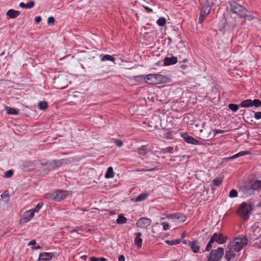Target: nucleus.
<instances>
[{
  "label": "nucleus",
  "mask_w": 261,
  "mask_h": 261,
  "mask_svg": "<svg viewBox=\"0 0 261 261\" xmlns=\"http://www.w3.org/2000/svg\"><path fill=\"white\" fill-rule=\"evenodd\" d=\"M164 77L160 74H149L145 77V81L146 83L151 84L157 83V82H162L163 81Z\"/></svg>",
  "instance_id": "nucleus-6"
},
{
  "label": "nucleus",
  "mask_w": 261,
  "mask_h": 261,
  "mask_svg": "<svg viewBox=\"0 0 261 261\" xmlns=\"http://www.w3.org/2000/svg\"><path fill=\"white\" fill-rule=\"evenodd\" d=\"M54 83L57 88L62 89L67 87L69 82L67 76L62 74L55 78Z\"/></svg>",
  "instance_id": "nucleus-5"
},
{
  "label": "nucleus",
  "mask_w": 261,
  "mask_h": 261,
  "mask_svg": "<svg viewBox=\"0 0 261 261\" xmlns=\"http://www.w3.org/2000/svg\"><path fill=\"white\" fill-rule=\"evenodd\" d=\"M161 224L163 226V229L164 230H167L169 228V225L168 223H166V222H163V223H162Z\"/></svg>",
  "instance_id": "nucleus-45"
},
{
  "label": "nucleus",
  "mask_w": 261,
  "mask_h": 261,
  "mask_svg": "<svg viewBox=\"0 0 261 261\" xmlns=\"http://www.w3.org/2000/svg\"><path fill=\"white\" fill-rule=\"evenodd\" d=\"M125 257L123 255H120L118 257V261H124Z\"/></svg>",
  "instance_id": "nucleus-57"
},
{
  "label": "nucleus",
  "mask_w": 261,
  "mask_h": 261,
  "mask_svg": "<svg viewBox=\"0 0 261 261\" xmlns=\"http://www.w3.org/2000/svg\"><path fill=\"white\" fill-rule=\"evenodd\" d=\"M49 200L60 202L63 200H64V197H47Z\"/></svg>",
  "instance_id": "nucleus-36"
},
{
  "label": "nucleus",
  "mask_w": 261,
  "mask_h": 261,
  "mask_svg": "<svg viewBox=\"0 0 261 261\" xmlns=\"http://www.w3.org/2000/svg\"><path fill=\"white\" fill-rule=\"evenodd\" d=\"M252 190L261 191V180H256L251 185Z\"/></svg>",
  "instance_id": "nucleus-19"
},
{
  "label": "nucleus",
  "mask_w": 261,
  "mask_h": 261,
  "mask_svg": "<svg viewBox=\"0 0 261 261\" xmlns=\"http://www.w3.org/2000/svg\"><path fill=\"white\" fill-rule=\"evenodd\" d=\"M36 244V241L35 240H32L28 244L29 246H34Z\"/></svg>",
  "instance_id": "nucleus-56"
},
{
  "label": "nucleus",
  "mask_w": 261,
  "mask_h": 261,
  "mask_svg": "<svg viewBox=\"0 0 261 261\" xmlns=\"http://www.w3.org/2000/svg\"><path fill=\"white\" fill-rule=\"evenodd\" d=\"M6 110L7 111V113L8 114H10V115H17L19 112V110L15 109L14 108H10L8 107H7L6 108Z\"/></svg>",
  "instance_id": "nucleus-23"
},
{
  "label": "nucleus",
  "mask_w": 261,
  "mask_h": 261,
  "mask_svg": "<svg viewBox=\"0 0 261 261\" xmlns=\"http://www.w3.org/2000/svg\"><path fill=\"white\" fill-rule=\"evenodd\" d=\"M228 108L234 112H237L239 109L238 105L232 103L229 104L228 105Z\"/></svg>",
  "instance_id": "nucleus-38"
},
{
  "label": "nucleus",
  "mask_w": 261,
  "mask_h": 261,
  "mask_svg": "<svg viewBox=\"0 0 261 261\" xmlns=\"http://www.w3.org/2000/svg\"><path fill=\"white\" fill-rule=\"evenodd\" d=\"M55 19L54 17H49L47 19V23L49 25H54L55 23Z\"/></svg>",
  "instance_id": "nucleus-42"
},
{
  "label": "nucleus",
  "mask_w": 261,
  "mask_h": 261,
  "mask_svg": "<svg viewBox=\"0 0 261 261\" xmlns=\"http://www.w3.org/2000/svg\"><path fill=\"white\" fill-rule=\"evenodd\" d=\"M114 176L113 169L112 167H109L108 168L107 171L106 172L105 177L106 178H112Z\"/></svg>",
  "instance_id": "nucleus-22"
},
{
  "label": "nucleus",
  "mask_w": 261,
  "mask_h": 261,
  "mask_svg": "<svg viewBox=\"0 0 261 261\" xmlns=\"http://www.w3.org/2000/svg\"><path fill=\"white\" fill-rule=\"evenodd\" d=\"M154 170V168H152L151 169H138L136 170V171L137 172H141V171H153Z\"/></svg>",
  "instance_id": "nucleus-53"
},
{
  "label": "nucleus",
  "mask_w": 261,
  "mask_h": 261,
  "mask_svg": "<svg viewBox=\"0 0 261 261\" xmlns=\"http://www.w3.org/2000/svg\"><path fill=\"white\" fill-rule=\"evenodd\" d=\"M8 197H1L0 199V205H4L5 204L7 203L9 200Z\"/></svg>",
  "instance_id": "nucleus-35"
},
{
  "label": "nucleus",
  "mask_w": 261,
  "mask_h": 261,
  "mask_svg": "<svg viewBox=\"0 0 261 261\" xmlns=\"http://www.w3.org/2000/svg\"><path fill=\"white\" fill-rule=\"evenodd\" d=\"M148 152V148L147 146L144 145L142 146L139 149L138 152L141 155H145Z\"/></svg>",
  "instance_id": "nucleus-27"
},
{
  "label": "nucleus",
  "mask_w": 261,
  "mask_h": 261,
  "mask_svg": "<svg viewBox=\"0 0 261 261\" xmlns=\"http://www.w3.org/2000/svg\"><path fill=\"white\" fill-rule=\"evenodd\" d=\"M247 154V151H241L240 152H239L238 153L235 154V155H233L230 157H229V158H226L225 160L226 161H229L230 160H232V159H236L238 157H239V156H242V155H246Z\"/></svg>",
  "instance_id": "nucleus-24"
},
{
  "label": "nucleus",
  "mask_w": 261,
  "mask_h": 261,
  "mask_svg": "<svg viewBox=\"0 0 261 261\" xmlns=\"http://www.w3.org/2000/svg\"><path fill=\"white\" fill-rule=\"evenodd\" d=\"M64 163V160H54L51 162L47 163L46 165L50 170H54L61 166Z\"/></svg>",
  "instance_id": "nucleus-8"
},
{
  "label": "nucleus",
  "mask_w": 261,
  "mask_h": 261,
  "mask_svg": "<svg viewBox=\"0 0 261 261\" xmlns=\"http://www.w3.org/2000/svg\"><path fill=\"white\" fill-rule=\"evenodd\" d=\"M209 13L207 12L203 11L201 10L200 15H202L203 16L206 17Z\"/></svg>",
  "instance_id": "nucleus-58"
},
{
  "label": "nucleus",
  "mask_w": 261,
  "mask_h": 261,
  "mask_svg": "<svg viewBox=\"0 0 261 261\" xmlns=\"http://www.w3.org/2000/svg\"><path fill=\"white\" fill-rule=\"evenodd\" d=\"M41 17L40 16H37L35 18V21L36 23H39L41 21Z\"/></svg>",
  "instance_id": "nucleus-52"
},
{
  "label": "nucleus",
  "mask_w": 261,
  "mask_h": 261,
  "mask_svg": "<svg viewBox=\"0 0 261 261\" xmlns=\"http://www.w3.org/2000/svg\"><path fill=\"white\" fill-rule=\"evenodd\" d=\"M177 59L175 57H166L164 59V65H170L176 63Z\"/></svg>",
  "instance_id": "nucleus-15"
},
{
  "label": "nucleus",
  "mask_w": 261,
  "mask_h": 261,
  "mask_svg": "<svg viewBox=\"0 0 261 261\" xmlns=\"http://www.w3.org/2000/svg\"><path fill=\"white\" fill-rule=\"evenodd\" d=\"M19 6L22 8H27L26 4L22 2L19 4Z\"/></svg>",
  "instance_id": "nucleus-59"
},
{
  "label": "nucleus",
  "mask_w": 261,
  "mask_h": 261,
  "mask_svg": "<svg viewBox=\"0 0 261 261\" xmlns=\"http://www.w3.org/2000/svg\"><path fill=\"white\" fill-rule=\"evenodd\" d=\"M229 196H238V192L234 189L230 191Z\"/></svg>",
  "instance_id": "nucleus-46"
},
{
  "label": "nucleus",
  "mask_w": 261,
  "mask_h": 261,
  "mask_svg": "<svg viewBox=\"0 0 261 261\" xmlns=\"http://www.w3.org/2000/svg\"><path fill=\"white\" fill-rule=\"evenodd\" d=\"M223 130H222L215 129V132H216V133H223Z\"/></svg>",
  "instance_id": "nucleus-63"
},
{
  "label": "nucleus",
  "mask_w": 261,
  "mask_h": 261,
  "mask_svg": "<svg viewBox=\"0 0 261 261\" xmlns=\"http://www.w3.org/2000/svg\"><path fill=\"white\" fill-rule=\"evenodd\" d=\"M159 119L158 117H152L148 122V125L151 128H155L158 127L157 121Z\"/></svg>",
  "instance_id": "nucleus-18"
},
{
  "label": "nucleus",
  "mask_w": 261,
  "mask_h": 261,
  "mask_svg": "<svg viewBox=\"0 0 261 261\" xmlns=\"http://www.w3.org/2000/svg\"><path fill=\"white\" fill-rule=\"evenodd\" d=\"M242 18H245L247 20H250L253 19V16L246 13V16H243Z\"/></svg>",
  "instance_id": "nucleus-49"
},
{
  "label": "nucleus",
  "mask_w": 261,
  "mask_h": 261,
  "mask_svg": "<svg viewBox=\"0 0 261 261\" xmlns=\"http://www.w3.org/2000/svg\"><path fill=\"white\" fill-rule=\"evenodd\" d=\"M224 254V249L219 247L217 249L212 250L207 256V261H218Z\"/></svg>",
  "instance_id": "nucleus-4"
},
{
  "label": "nucleus",
  "mask_w": 261,
  "mask_h": 261,
  "mask_svg": "<svg viewBox=\"0 0 261 261\" xmlns=\"http://www.w3.org/2000/svg\"><path fill=\"white\" fill-rule=\"evenodd\" d=\"M146 197H136V198H132L130 200L133 202H139L145 199Z\"/></svg>",
  "instance_id": "nucleus-40"
},
{
  "label": "nucleus",
  "mask_w": 261,
  "mask_h": 261,
  "mask_svg": "<svg viewBox=\"0 0 261 261\" xmlns=\"http://www.w3.org/2000/svg\"><path fill=\"white\" fill-rule=\"evenodd\" d=\"M109 213L110 215H115L116 214V211H112V210H110L109 211Z\"/></svg>",
  "instance_id": "nucleus-62"
},
{
  "label": "nucleus",
  "mask_w": 261,
  "mask_h": 261,
  "mask_svg": "<svg viewBox=\"0 0 261 261\" xmlns=\"http://www.w3.org/2000/svg\"><path fill=\"white\" fill-rule=\"evenodd\" d=\"M248 240L246 236L236 238L233 242L228 245V248L236 252L240 251L247 244Z\"/></svg>",
  "instance_id": "nucleus-2"
},
{
  "label": "nucleus",
  "mask_w": 261,
  "mask_h": 261,
  "mask_svg": "<svg viewBox=\"0 0 261 261\" xmlns=\"http://www.w3.org/2000/svg\"><path fill=\"white\" fill-rule=\"evenodd\" d=\"M72 193L70 191L57 190L50 194L49 196H69Z\"/></svg>",
  "instance_id": "nucleus-14"
},
{
  "label": "nucleus",
  "mask_w": 261,
  "mask_h": 261,
  "mask_svg": "<svg viewBox=\"0 0 261 261\" xmlns=\"http://www.w3.org/2000/svg\"><path fill=\"white\" fill-rule=\"evenodd\" d=\"M9 194V191L6 190L1 196H8Z\"/></svg>",
  "instance_id": "nucleus-61"
},
{
  "label": "nucleus",
  "mask_w": 261,
  "mask_h": 261,
  "mask_svg": "<svg viewBox=\"0 0 261 261\" xmlns=\"http://www.w3.org/2000/svg\"><path fill=\"white\" fill-rule=\"evenodd\" d=\"M13 174V171L12 170H9L7 171L5 173V177L6 178L11 177Z\"/></svg>",
  "instance_id": "nucleus-41"
},
{
  "label": "nucleus",
  "mask_w": 261,
  "mask_h": 261,
  "mask_svg": "<svg viewBox=\"0 0 261 261\" xmlns=\"http://www.w3.org/2000/svg\"><path fill=\"white\" fill-rule=\"evenodd\" d=\"M177 215V214H171V215H169L168 216V218L172 219H176Z\"/></svg>",
  "instance_id": "nucleus-55"
},
{
  "label": "nucleus",
  "mask_w": 261,
  "mask_h": 261,
  "mask_svg": "<svg viewBox=\"0 0 261 261\" xmlns=\"http://www.w3.org/2000/svg\"><path fill=\"white\" fill-rule=\"evenodd\" d=\"M187 217L183 214H177L176 219L179 220V222H184L186 221Z\"/></svg>",
  "instance_id": "nucleus-37"
},
{
  "label": "nucleus",
  "mask_w": 261,
  "mask_h": 261,
  "mask_svg": "<svg viewBox=\"0 0 261 261\" xmlns=\"http://www.w3.org/2000/svg\"><path fill=\"white\" fill-rule=\"evenodd\" d=\"M34 214L31 210L26 211L23 215V217L20 219V222L21 223H25L31 220L34 217Z\"/></svg>",
  "instance_id": "nucleus-9"
},
{
  "label": "nucleus",
  "mask_w": 261,
  "mask_h": 261,
  "mask_svg": "<svg viewBox=\"0 0 261 261\" xmlns=\"http://www.w3.org/2000/svg\"><path fill=\"white\" fill-rule=\"evenodd\" d=\"M173 149V148L172 147H167L166 149H165V151L168 152H169V153H171L172 152V150Z\"/></svg>",
  "instance_id": "nucleus-54"
},
{
  "label": "nucleus",
  "mask_w": 261,
  "mask_h": 261,
  "mask_svg": "<svg viewBox=\"0 0 261 261\" xmlns=\"http://www.w3.org/2000/svg\"><path fill=\"white\" fill-rule=\"evenodd\" d=\"M241 106L243 108H247L253 106L252 100L247 99L243 100L241 103Z\"/></svg>",
  "instance_id": "nucleus-20"
},
{
  "label": "nucleus",
  "mask_w": 261,
  "mask_h": 261,
  "mask_svg": "<svg viewBox=\"0 0 261 261\" xmlns=\"http://www.w3.org/2000/svg\"><path fill=\"white\" fill-rule=\"evenodd\" d=\"M222 182V178L221 177H218L214 179L213 183L216 186H219Z\"/></svg>",
  "instance_id": "nucleus-30"
},
{
  "label": "nucleus",
  "mask_w": 261,
  "mask_h": 261,
  "mask_svg": "<svg viewBox=\"0 0 261 261\" xmlns=\"http://www.w3.org/2000/svg\"><path fill=\"white\" fill-rule=\"evenodd\" d=\"M35 3L34 1H30L27 4H26L27 8L31 9L34 6Z\"/></svg>",
  "instance_id": "nucleus-44"
},
{
  "label": "nucleus",
  "mask_w": 261,
  "mask_h": 261,
  "mask_svg": "<svg viewBox=\"0 0 261 261\" xmlns=\"http://www.w3.org/2000/svg\"><path fill=\"white\" fill-rule=\"evenodd\" d=\"M182 138L184 140L188 143L192 144H198L199 141L194 139L192 136H189L187 133H183L181 134Z\"/></svg>",
  "instance_id": "nucleus-10"
},
{
  "label": "nucleus",
  "mask_w": 261,
  "mask_h": 261,
  "mask_svg": "<svg viewBox=\"0 0 261 261\" xmlns=\"http://www.w3.org/2000/svg\"><path fill=\"white\" fill-rule=\"evenodd\" d=\"M166 20L164 17L160 18L156 21L157 24L161 27L164 26L166 24Z\"/></svg>",
  "instance_id": "nucleus-32"
},
{
  "label": "nucleus",
  "mask_w": 261,
  "mask_h": 261,
  "mask_svg": "<svg viewBox=\"0 0 261 261\" xmlns=\"http://www.w3.org/2000/svg\"><path fill=\"white\" fill-rule=\"evenodd\" d=\"M133 79L137 82H141L145 80V77L143 75H136L133 77Z\"/></svg>",
  "instance_id": "nucleus-39"
},
{
  "label": "nucleus",
  "mask_w": 261,
  "mask_h": 261,
  "mask_svg": "<svg viewBox=\"0 0 261 261\" xmlns=\"http://www.w3.org/2000/svg\"><path fill=\"white\" fill-rule=\"evenodd\" d=\"M99 258V260L100 261H106V258H104V257H100V258Z\"/></svg>",
  "instance_id": "nucleus-64"
},
{
  "label": "nucleus",
  "mask_w": 261,
  "mask_h": 261,
  "mask_svg": "<svg viewBox=\"0 0 261 261\" xmlns=\"http://www.w3.org/2000/svg\"><path fill=\"white\" fill-rule=\"evenodd\" d=\"M38 107L40 110H45L48 107V105L47 102L45 101H40L39 103Z\"/></svg>",
  "instance_id": "nucleus-25"
},
{
  "label": "nucleus",
  "mask_w": 261,
  "mask_h": 261,
  "mask_svg": "<svg viewBox=\"0 0 261 261\" xmlns=\"http://www.w3.org/2000/svg\"><path fill=\"white\" fill-rule=\"evenodd\" d=\"M90 260V261H99V258L95 257H91Z\"/></svg>",
  "instance_id": "nucleus-60"
},
{
  "label": "nucleus",
  "mask_w": 261,
  "mask_h": 261,
  "mask_svg": "<svg viewBox=\"0 0 261 261\" xmlns=\"http://www.w3.org/2000/svg\"><path fill=\"white\" fill-rule=\"evenodd\" d=\"M6 14L10 18L14 19L16 18L20 14V12L18 11L10 9L7 11Z\"/></svg>",
  "instance_id": "nucleus-17"
},
{
  "label": "nucleus",
  "mask_w": 261,
  "mask_h": 261,
  "mask_svg": "<svg viewBox=\"0 0 261 261\" xmlns=\"http://www.w3.org/2000/svg\"><path fill=\"white\" fill-rule=\"evenodd\" d=\"M205 17L203 16L202 15H200V16H199V23H202V22L203 21V20L204 19Z\"/></svg>",
  "instance_id": "nucleus-51"
},
{
  "label": "nucleus",
  "mask_w": 261,
  "mask_h": 261,
  "mask_svg": "<svg viewBox=\"0 0 261 261\" xmlns=\"http://www.w3.org/2000/svg\"><path fill=\"white\" fill-rule=\"evenodd\" d=\"M254 205V203L251 199L248 202H243L238 208V215L244 220H248L252 213Z\"/></svg>",
  "instance_id": "nucleus-1"
},
{
  "label": "nucleus",
  "mask_w": 261,
  "mask_h": 261,
  "mask_svg": "<svg viewBox=\"0 0 261 261\" xmlns=\"http://www.w3.org/2000/svg\"><path fill=\"white\" fill-rule=\"evenodd\" d=\"M212 237H214L215 242H216L218 244H221L225 243L227 238L224 236L222 233H215Z\"/></svg>",
  "instance_id": "nucleus-11"
},
{
  "label": "nucleus",
  "mask_w": 261,
  "mask_h": 261,
  "mask_svg": "<svg viewBox=\"0 0 261 261\" xmlns=\"http://www.w3.org/2000/svg\"><path fill=\"white\" fill-rule=\"evenodd\" d=\"M136 237L135 239V244L138 248H140L142 247V239L141 238L142 233L141 232H137L135 234Z\"/></svg>",
  "instance_id": "nucleus-16"
},
{
  "label": "nucleus",
  "mask_w": 261,
  "mask_h": 261,
  "mask_svg": "<svg viewBox=\"0 0 261 261\" xmlns=\"http://www.w3.org/2000/svg\"><path fill=\"white\" fill-rule=\"evenodd\" d=\"M127 222V219L123 216V214H120L118 216L116 222L118 224H123Z\"/></svg>",
  "instance_id": "nucleus-21"
},
{
  "label": "nucleus",
  "mask_w": 261,
  "mask_h": 261,
  "mask_svg": "<svg viewBox=\"0 0 261 261\" xmlns=\"http://www.w3.org/2000/svg\"><path fill=\"white\" fill-rule=\"evenodd\" d=\"M230 12L231 15L238 16L240 17H243L246 16V13H248L247 10L240 4L232 2L230 3Z\"/></svg>",
  "instance_id": "nucleus-3"
},
{
  "label": "nucleus",
  "mask_w": 261,
  "mask_h": 261,
  "mask_svg": "<svg viewBox=\"0 0 261 261\" xmlns=\"http://www.w3.org/2000/svg\"><path fill=\"white\" fill-rule=\"evenodd\" d=\"M142 6L143 7V8L146 10V11L148 12V13H151L153 11L152 10V9L149 8L148 7L146 6L144 4H143L142 5Z\"/></svg>",
  "instance_id": "nucleus-48"
},
{
  "label": "nucleus",
  "mask_w": 261,
  "mask_h": 261,
  "mask_svg": "<svg viewBox=\"0 0 261 261\" xmlns=\"http://www.w3.org/2000/svg\"><path fill=\"white\" fill-rule=\"evenodd\" d=\"M215 242L214 237H211L209 242L207 243L205 251H208L212 247V244Z\"/></svg>",
  "instance_id": "nucleus-31"
},
{
  "label": "nucleus",
  "mask_w": 261,
  "mask_h": 261,
  "mask_svg": "<svg viewBox=\"0 0 261 261\" xmlns=\"http://www.w3.org/2000/svg\"><path fill=\"white\" fill-rule=\"evenodd\" d=\"M254 118L256 119H261V112H257L255 113L254 114Z\"/></svg>",
  "instance_id": "nucleus-47"
},
{
  "label": "nucleus",
  "mask_w": 261,
  "mask_h": 261,
  "mask_svg": "<svg viewBox=\"0 0 261 261\" xmlns=\"http://www.w3.org/2000/svg\"><path fill=\"white\" fill-rule=\"evenodd\" d=\"M234 253L232 250L227 251L225 253V257L229 261L232 257H234Z\"/></svg>",
  "instance_id": "nucleus-28"
},
{
  "label": "nucleus",
  "mask_w": 261,
  "mask_h": 261,
  "mask_svg": "<svg viewBox=\"0 0 261 261\" xmlns=\"http://www.w3.org/2000/svg\"><path fill=\"white\" fill-rule=\"evenodd\" d=\"M115 143L119 147H120L123 145L122 142L120 140H116L115 141Z\"/></svg>",
  "instance_id": "nucleus-50"
},
{
  "label": "nucleus",
  "mask_w": 261,
  "mask_h": 261,
  "mask_svg": "<svg viewBox=\"0 0 261 261\" xmlns=\"http://www.w3.org/2000/svg\"><path fill=\"white\" fill-rule=\"evenodd\" d=\"M213 5V3H211V4H205L203 5L201 8V10L204 12H207V13H210L211 10V6Z\"/></svg>",
  "instance_id": "nucleus-29"
},
{
  "label": "nucleus",
  "mask_w": 261,
  "mask_h": 261,
  "mask_svg": "<svg viewBox=\"0 0 261 261\" xmlns=\"http://www.w3.org/2000/svg\"><path fill=\"white\" fill-rule=\"evenodd\" d=\"M165 242L167 244H168L169 245H176V244H179L180 242V240H172V241L166 240V241H165Z\"/></svg>",
  "instance_id": "nucleus-34"
},
{
  "label": "nucleus",
  "mask_w": 261,
  "mask_h": 261,
  "mask_svg": "<svg viewBox=\"0 0 261 261\" xmlns=\"http://www.w3.org/2000/svg\"><path fill=\"white\" fill-rule=\"evenodd\" d=\"M151 223V220L150 219L142 217L137 221L136 226L138 227L146 228Z\"/></svg>",
  "instance_id": "nucleus-7"
},
{
  "label": "nucleus",
  "mask_w": 261,
  "mask_h": 261,
  "mask_svg": "<svg viewBox=\"0 0 261 261\" xmlns=\"http://www.w3.org/2000/svg\"><path fill=\"white\" fill-rule=\"evenodd\" d=\"M115 59L112 56L109 55H104L101 59V60L102 61H111L113 62H114Z\"/></svg>",
  "instance_id": "nucleus-26"
},
{
  "label": "nucleus",
  "mask_w": 261,
  "mask_h": 261,
  "mask_svg": "<svg viewBox=\"0 0 261 261\" xmlns=\"http://www.w3.org/2000/svg\"><path fill=\"white\" fill-rule=\"evenodd\" d=\"M189 245L190 246L191 250L194 253H197L199 251L200 246L197 240H194L189 242Z\"/></svg>",
  "instance_id": "nucleus-12"
},
{
  "label": "nucleus",
  "mask_w": 261,
  "mask_h": 261,
  "mask_svg": "<svg viewBox=\"0 0 261 261\" xmlns=\"http://www.w3.org/2000/svg\"><path fill=\"white\" fill-rule=\"evenodd\" d=\"M43 205V203L42 202H39L36 206L35 207L30 210L32 212H33V213L34 214L35 212H38L40 210V208H41V207L42 206V205Z\"/></svg>",
  "instance_id": "nucleus-33"
},
{
  "label": "nucleus",
  "mask_w": 261,
  "mask_h": 261,
  "mask_svg": "<svg viewBox=\"0 0 261 261\" xmlns=\"http://www.w3.org/2000/svg\"><path fill=\"white\" fill-rule=\"evenodd\" d=\"M253 106L255 107H258L261 106V101L258 99H254L252 101Z\"/></svg>",
  "instance_id": "nucleus-43"
},
{
  "label": "nucleus",
  "mask_w": 261,
  "mask_h": 261,
  "mask_svg": "<svg viewBox=\"0 0 261 261\" xmlns=\"http://www.w3.org/2000/svg\"><path fill=\"white\" fill-rule=\"evenodd\" d=\"M53 255L52 253L41 252L39 255V261H49Z\"/></svg>",
  "instance_id": "nucleus-13"
}]
</instances>
